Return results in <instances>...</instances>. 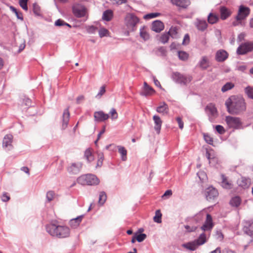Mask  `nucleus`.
Masks as SVG:
<instances>
[{
	"mask_svg": "<svg viewBox=\"0 0 253 253\" xmlns=\"http://www.w3.org/2000/svg\"><path fill=\"white\" fill-rule=\"evenodd\" d=\"M153 120L154 122V129L158 134H159L161 129L162 121L159 116L154 115L153 117Z\"/></svg>",
	"mask_w": 253,
	"mask_h": 253,
	"instance_id": "nucleus-19",
	"label": "nucleus"
},
{
	"mask_svg": "<svg viewBox=\"0 0 253 253\" xmlns=\"http://www.w3.org/2000/svg\"><path fill=\"white\" fill-rule=\"evenodd\" d=\"M108 31L105 28H101L99 31V36L102 38L105 36H107V34L108 33Z\"/></svg>",
	"mask_w": 253,
	"mask_h": 253,
	"instance_id": "nucleus-55",
	"label": "nucleus"
},
{
	"mask_svg": "<svg viewBox=\"0 0 253 253\" xmlns=\"http://www.w3.org/2000/svg\"><path fill=\"white\" fill-rule=\"evenodd\" d=\"M136 240L138 242H141L144 241L146 238V235L144 233L135 235Z\"/></svg>",
	"mask_w": 253,
	"mask_h": 253,
	"instance_id": "nucleus-49",
	"label": "nucleus"
},
{
	"mask_svg": "<svg viewBox=\"0 0 253 253\" xmlns=\"http://www.w3.org/2000/svg\"><path fill=\"white\" fill-rule=\"evenodd\" d=\"M64 24H65V22L61 19H58L55 22V25L57 26H63L64 25Z\"/></svg>",
	"mask_w": 253,
	"mask_h": 253,
	"instance_id": "nucleus-62",
	"label": "nucleus"
},
{
	"mask_svg": "<svg viewBox=\"0 0 253 253\" xmlns=\"http://www.w3.org/2000/svg\"><path fill=\"white\" fill-rule=\"evenodd\" d=\"M185 228L189 232H193V231H194L196 229V227L192 226L191 227L190 226H189L188 225L185 226Z\"/></svg>",
	"mask_w": 253,
	"mask_h": 253,
	"instance_id": "nucleus-64",
	"label": "nucleus"
},
{
	"mask_svg": "<svg viewBox=\"0 0 253 253\" xmlns=\"http://www.w3.org/2000/svg\"><path fill=\"white\" fill-rule=\"evenodd\" d=\"M244 230L246 233H248L250 231L253 232V220L246 222Z\"/></svg>",
	"mask_w": 253,
	"mask_h": 253,
	"instance_id": "nucleus-33",
	"label": "nucleus"
},
{
	"mask_svg": "<svg viewBox=\"0 0 253 253\" xmlns=\"http://www.w3.org/2000/svg\"><path fill=\"white\" fill-rule=\"evenodd\" d=\"M13 139V136L8 134L6 135L3 139L2 146L3 147H11V143Z\"/></svg>",
	"mask_w": 253,
	"mask_h": 253,
	"instance_id": "nucleus-26",
	"label": "nucleus"
},
{
	"mask_svg": "<svg viewBox=\"0 0 253 253\" xmlns=\"http://www.w3.org/2000/svg\"><path fill=\"white\" fill-rule=\"evenodd\" d=\"M140 36L144 41H147L149 39L150 36L146 27L143 26L140 29Z\"/></svg>",
	"mask_w": 253,
	"mask_h": 253,
	"instance_id": "nucleus-30",
	"label": "nucleus"
},
{
	"mask_svg": "<svg viewBox=\"0 0 253 253\" xmlns=\"http://www.w3.org/2000/svg\"><path fill=\"white\" fill-rule=\"evenodd\" d=\"M253 50V42H246L241 44L237 49V53L244 55Z\"/></svg>",
	"mask_w": 253,
	"mask_h": 253,
	"instance_id": "nucleus-10",
	"label": "nucleus"
},
{
	"mask_svg": "<svg viewBox=\"0 0 253 253\" xmlns=\"http://www.w3.org/2000/svg\"><path fill=\"white\" fill-rule=\"evenodd\" d=\"M110 114L112 120H116L118 118V115L116 109L112 108L110 111Z\"/></svg>",
	"mask_w": 253,
	"mask_h": 253,
	"instance_id": "nucleus-47",
	"label": "nucleus"
},
{
	"mask_svg": "<svg viewBox=\"0 0 253 253\" xmlns=\"http://www.w3.org/2000/svg\"><path fill=\"white\" fill-rule=\"evenodd\" d=\"M178 55L179 59L182 61H185L188 59L189 54L185 51H179L178 52Z\"/></svg>",
	"mask_w": 253,
	"mask_h": 253,
	"instance_id": "nucleus-41",
	"label": "nucleus"
},
{
	"mask_svg": "<svg viewBox=\"0 0 253 253\" xmlns=\"http://www.w3.org/2000/svg\"><path fill=\"white\" fill-rule=\"evenodd\" d=\"M82 168V164L80 162L72 163L67 169L69 173L77 174L80 172Z\"/></svg>",
	"mask_w": 253,
	"mask_h": 253,
	"instance_id": "nucleus-13",
	"label": "nucleus"
},
{
	"mask_svg": "<svg viewBox=\"0 0 253 253\" xmlns=\"http://www.w3.org/2000/svg\"><path fill=\"white\" fill-rule=\"evenodd\" d=\"M105 91H106V90H105V86H104V85L100 87L98 94L96 95V98H98V99L100 98L101 97V96L104 94Z\"/></svg>",
	"mask_w": 253,
	"mask_h": 253,
	"instance_id": "nucleus-52",
	"label": "nucleus"
},
{
	"mask_svg": "<svg viewBox=\"0 0 253 253\" xmlns=\"http://www.w3.org/2000/svg\"><path fill=\"white\" fill-rule=\"evenodd\" d=\"M171 3L178 7L186 8L190 4L189 0H170Z\"/></svg>",
	"mask_w": 253,
	"mask_h": 253,
	"instance_id": "nucleus-17",
	"label": "nucleus"
},
{
	"mask_svg": "<svg viewBox=\"0 0 253 253\" xmlns=\"http://www.w3.org/2000/svg\"><path fill=\"white\" fill-rule=\"evenodd\" d=\"M218 16L212 13H210L208 17V21L210 24H213L218 20Z\"/></svg>",
	"mask_w": 253,
	"mask_h": 253,
	"instance_id": "nucleus-35",
	"label": "nucleus"
},
{
	"mask_svg": "<svg viewBox=\"0 0 253 253\" xmlns=\"http://www.w3.org/2000/svg\"><path fill=\"white\" fill-rule=\"evenodd\" d=\"M246 69H247V66L244 64H242L239 65L237 66L236 68V70H237L239 71H241L242 72H245Z\"/></svg>",
	"mask_w": 253,
	"mask_h": 253,
	"instance_id": "nucleus-56",
	"label": "nucleus"
},
{
	"mask_svg": "<svg viewBox=\"0 0 253 253\" xmlns=\"http://www.w3.org/2000/svg\"><path fill=\"white\" fill-rule=\"evenodd\" d=\"M220 18L222 20H225L231 15L230 11L225 6H221L220 8Z\"/></svg>",
	"mask_w": 253,
	"mask_h": 253,
	"instance_id": "nucleus-25",
	"label": "nucleus"
},
{
	"mask_svg": "<svg viewBox=\"0 0 253 253\" xmlns=\"http://www.w3.org/2000/svg\"><path fill=\"white\" fill-rule=\"evenodd\" d=\"M162 213L160 210H157L155 212V215L153 217V220L155 222L160 223L162 222Z\"/></svg>",
	"mask_w": 253,
	"mask_h": 253,
	"instance_id": "nucleus-40",
	"label": "nucleus"
},
{
	"mask_svg": "<svg viewBox=\"0 0 253 253\" xmlns=\"http://www.w3.org/2000/svg\"><path fill=\"white\" fill-rule=\"evenodd\" d=\"M218 195L216 189L212 186L207 188L205 192V195L207 200L211 201L213 200Z\"/></svg>",
	"mask_w": 253,
	"mask_h": 253,
	"instance_id": "nucleus-12",
	"label": "nucleus"
},
{
	"mask_svg": "<svg viewBox=\"0 0 253 253\" xmlns=\"http://www.w3.org/2000/svg\"><path fill=\"white\" fill-rule=\"evenodd\" d=\"M176 120L178 124L179 127L182 129L183 128L184 124L181 118L180 117H177Z\"/></svg>",
	"mask_w": 253,
	"mask_h": 253,
	"instance_id": "nucleus-61",
	"label": "nucleus"
},
{
	"mask_svg": "<svg viewBox=\"0 0 253 253\" xmlns=\"http://www.w3.org/2000/svg\"><path fill=\"white\" fill-rule=\"evenodd\" d=\"M227 111L231 114L240 115L246 110V103L243 97L233 95L225 101Z\"/></svg>",
	"mask_w": 253,
	"mask_h": 253,
	"instance_id": "nucleus-1",
	"label": "nucleus"
},
{
	"mask_svg": "<svg viewBox=\"0 0 253 253\" xmlns=\"http://www.w3.org/2000/svg\"><path fill=\"white\" fill-rule=\"evenodd\" d=\"M225 121L230 128L239 129L242 127V122L239 118L228 116L226 117Z\"/></svg>",
	"mask_w": 253,
	"mask_h": 253,
	"instance_id": "nucleus-9",
	"label": "nucleus"
},
{
	"mask_svg": "<svg viewBox=\"0 0 253 253\" xmlns=\"http://www.w3.org/2000/svg\"><path fill=\"white\" fill-rule=\"evenodd\" d=\"M205 111L209 116L210 121L211 122H213L218 116L217 109L213 104H208L205 108Z\"/></svg>",
	"mask_w": 253,
	"mask_h": 253,
	"instance_id": "nucleus-11",
	"label": "nucleus"
},
{
	"mask_svg": "<svg viewBox=\"0 0 253 253\" xmlns=\"http://www.w3.org/2000/svg\"><path fill=\"white\" fill-rule=\"evenodd\" d=\"M28 0H20L19 4L20 6L25 10H28L27 6Z\"/></svg>",
	"mask_w": 253,
	"mask_h": 253,
	"instance_id": "nucleus-51",
	"label": "nucleus"
},
{
	"mask_svg": "<svg viewBox=\"0 0 253 253\" xmlns=\"http://www.w3.org/2000/svg\"><path fill=\"white\" fill-rule=\"evenodd\" d=\"M118 151L121 155V159L123 161H126L127 159L126 154L127 151L124 147L121 146H118Z\"/></svg>",
	"mask_w": 253,
	"mask_h": 253,
	"instance_id": "nucleus-34",
	"label": "nucleus"
},
{
	"mask_svg": "<svg viewBox=\"0 0 253 253\" xmlns=\"http://www.w3.org/2000/svg\"><path fill=\"white\" fill-rule=\"evenodd\" d=\"M10 9L12 12H13L15 14L18 19H20L21 20H23V15L21 12H19L16 9V8H15L13 6H10Z\"/></svg>",
	"mask_w": 253,
	"mask_h": 253,
	"instance_id": "nucleus-44",
	"label": "nucleus"
},
{
	"mask_svg": "<svg viewBox=\"0 0 253 253\" xmlns=\"http://www.w3.org/2000/svg\"><path fill=\"white\" fill-rule=\"evenodd\" d=\"M113 16V11L111 9L105 10L102 15V19L106 21H110Z\"/></svg>",
	"mask_w": 253,
	"mask_h": 253,
	"instance_id": "nucleus-31",
	"label": "nucleus"
},
{
	"mask_svg": "<svg viewBox=\"0 0 253 253\" xmlns=\"http://www.w3.org/2000/svg\"><path fill=\"white\" fill-rule=\"evenodd\" d=\"M205 216H206V220L201 227V229L204 231L211 230L213 226L212 217L210 214L207 213L205 211H200L195 215L194 218L197 222H200L204 219Z\"/></svg>",
	"mask_w": 253,
	"mask_h": 253,
	"instance_id": "nucleus-3",
	"label": "nucleus"
},
{
	"mask_svg": "<svg viewBox=\"0 0 253 253\" xmlns=\"http://www.w3.org/2000/svg\"><path fill=\"white\" fill-rule=\"evenodd\" d=\"M228 57V53L225 50L220 49L216 51L215 56L216 61L218 62H224Z\"/></svg>",
	"mask_w": 253,
	"mask_h": 253,
	"instance_id": "nucleus-14",
	"label": "nucleus"
},
{
	"mask_svg": "<svg viewBox=\"0 0 253 253\" xmlns=\"http://www.w3.org/2000/svg\"><path fill=\"white\" fill-rule=\"evenodd\" d=\"M54 196V193L53 191H49L47 192L46 193V199L47 200V201L48 202L51 201L53 199Z\"/></svg>",
	"mask_w": 253,
	"mask_h": 253,
	"instance_id": "nucleus-53",
	"label": "nucleus"
},
{
	"mask_svg": "<svg viewBox=\"0 0 253 253\" xmlns=\"http://www.w3.org/2000/svg\"><path fill=\"white\" fill-rule=\"evenodd\" d=\"M156 111L157 112L163 115L167 114L169 112L168 106L165 102L161 103L160 105L157 108Z\"/></svg>",
	"mask_w": 253,
	"mask_h": 253,
	"instance_id": "nucleus-24",
	"label": "nucleus"
},
{
	"mask_svg": "<svg viewBox=\"0 0 253 253\" xmlns=\"http://www.w3.org/2000/svg\"><path fill=\"white\" fill-rule=\"evenodd\" d=\"M169 36L168 33H164L160 37V41L163 43H166L168 42Z\"/></svg>",
	"mask_w": 253,
	"mask_h": 253,
	"instance_id": "nucleus-45",
	"label": "nucleus"
},
{
	"mask_svg": "<svg viewBox=\"0 0 253 253\" xmlns=\"http://www.w3.org/2000/svg\"><path fill=\"white\" fill-rule=\"evenodd\" d=\"M107 196L105 192L103 191L100 192L98 200L99 203L101 205H103L104 203L105 202Z\"/></svg>",
	"mask_w": 253,
	"mask_h": 253,
	"instance_id": "nucleus-42",
	"label": "nucleus"
},
{
	"mask_svg": "<svg viewBox=\"0 0 253 253\" xmlns=\"http://www.w3.org/2000/svg\"><path fill=\"white\" fill-rule=\"evenodd\" d=\"M72 11L76 17H85L84 21L87 19L86 8L82 4L77 3L74 4L72 6Z\"/></svg>",
	"mask_w": 253,
	"mask_h": 253,
	"instance_id": "nucleus-5",
	"label": "nucleus"
},
{
	"mask_svg": "<svg viewBox=\"0 0 253 253\" xmlns=\"http://www.w3.org/2000/svg\"><path fill=\"white\" fill-rule=\"evenodd\" d=\"M77 181L81 185H96L99 183V179L94 174H87L79 176Z\"/></svg>",
	"mask_w": 253,
	"mask_h": 253,
	"instance_id": "nucleus-4",
	"label": "nucleus"
},
{
	"mask_svg": "<svg viewBox=\"0 0 253 253\" xmlns=\"http://www.w3.org/2000/svg\"><path fill=\"white\" fill-rule=\"evenodd\" d=\"M237 183L240 187L244 189L249 187L250 183V180L245 177H241L237 181Z\"/></svg>",
	"mask_w": 253,
	"mask_h": 253,
	"instance_id": "nucleus-28",
	"label": "nucleus"
},
{
	"mask_svg": "<svg viewBox=\"0 0 253 253\" xmlns=\"http://www.w3.org/2000/svg\"><path fill=\"white\" fill-rule=\"evenodd\" d=\"M94 117L95 121L96 122H103L108 119L109 116L103 111H100L94 112Z\"/></svg>",
	"mask_w": 253,
	"mask_h": 253,
	"instance_id": "nucleus-15",
	"label": "nucleus"
},
{
	"mask_svg": "<svg viewBox=\"0 0 253 253\" xmlns=\"http://www.w3.org/2000/svg\"><path fill=\"white\" fill-rule=\"evenodd\" d=\"M221 176L222 178L221 182L222 187L225 189H231L232 187V182L228 180L224 175L221 174Z\"/></svg>",
	"mask_w": 253,
	"mask_h": 253,
	"instance_id": "nucleus-27",
	"label": "nucleus"
},
{
	"mask_svg": "<svg viewBox=\"0 0 253 253\" xmlns=\"http://www.w3.org/2000/svg\"><path fill=\"white\" fill-rule=\"evenodd\" d=\"M83 217L84 215H82L78 216L75 218H73L70 220L69 224L71 227L73 228H77L80 224Z\"/></svg>",
	"mask_w": 253,
	"mask_h": 253,
	"instance_id": "nucleus-22",
	"label": "nucleus"
},
{
	"mask_svg": "<svg viewBox=\"0 0 253 253\" xmlns=\"http://www.w3.org/2000/svg\"><path fill=\"white\" fill-rule=\"evenodd\" d=\"M62 118H63V119H62V129H64L68 126V122H69V118H70V113H69L68 109H66L64 111V112L63 113Z\"/></svg>",
	"mask_w": 253,
	"mask_h": 253,
	"instance_id": "nucleus-21",
	"label": "nucleus"
},
{
	"mask_svg": "<svg viewBox=\"0 0 253 253\" xmlns=\"http://www.w3.org/2000/svg\"><path fill=\"white\" fill-rule=\"evenodd\" d=\"M63 162L62 161H60L58 165V167L57 168V171L58 172H60L63 169Z\"/></svg>",
	"mask_w": 253,
	"mask_h": 253,
	"instance_id": "nucleus-63",
	"label": "nucleus"
},
{
	"mask_svg": "<svg viewBox=\"0 0 253 253\" xmlns=\"http://www.w3.org/2000/svg\"><path fill=\"white\" fill-rule=\"evenodd\" d=\"M234 86V84L231 82H228L226 83L221 88V91L225 92L232 88Z\"/></svg>",
	"mask_w": 253,
	"mask_h": 253,
	"instance_id": "nucleus-39",
	"label": "nucleus"
},
{
	"mask_svg": "<svg viewBox=\"0 0 253 253\" xmlns=\"http://www.w3.org/2000/svg\"><path fill=\"white\" fill-rule=\"evenodd\" d=\"M164 28L163 22L159 20H156L152 23V30L157 33L162 31Z\"/></svg>",
	"mask_w": 253,
	"mask_h": 253,
	"instance_id": "nucleus-20",
	"label": "nucleus"
},
{
	"mask_svg": "<svg viewBox=\"0 0 253 253\" xmlns=\"http://www.w3.org/2000/svg\"><path fill=\"white\" fill-rule=\"evenodd\" d=\"M1 200L3 202H8L10 200V196L7 192H4L1 196Z\"/></svg>",
	"mask_w": 253,
	"mask_h": 253,
	"instance_id": "nucleus-48",
	"label": "nucleus"
},
{
	"mask_svg": "<svg viewBox=\"0 0 253 253\" xmlns=\"http://www.w3.org/2000/svg\"><path fill=\"white\" fill-rule=\"evenodd\" d=\"M245 93L248 98L253 100V86H248L245 88Z\"/></svg>",
	"mask_w": 253,
	"mask_h": 253,
	"instance_id": "nucleus-38",
	"label": "nucleus"
},
{
	"mask_svg": "<svg viewBox=\"0 0 253 253\" xmlns=\"http://www.w3.org/2000/svg\"><path fill=\"white\" fill-rule=\"evenodd\" d=\"M198 246L203 245L206 242V236L204 233L200 234L199 238L194 240Z\"/></svg>",
	"mask_w": 253,
	"mask_h": 253,
	"instance_id": "nucleus-37",
	"label": "nucleus"
},
{
	"mask_svg": "<svg viewBox=\"0 0 253 253\" xmlns=\"http://www.w3.org/2000/svg\"><path fill=\"white\" fill-rule=\"evenodd\" d=\"M204 138L207 143H208V144H209L210 145L212 144L213 139L209 134L204 133Z\"/></svg>",
	"mask_w": 253,
	"mask_h": 253,
	"instance_id": "nucleus-50",
	"label": "nucleus"
},
{
	"mask_svg": "<svg viewBox=\"0 0 253 253\" xmlns=\"http://www.w3.org/2000/svg\"><path fill=\"white\" fill-rule=\"evenodd\" d=\"M194 25L197 29L200 31H204L208 27V24L205 20L196 19Z\"/></svg>",
	"mask_w": 253,
	"mask_h": 253,
	"instance_id": "nucleus-16",
	"label": "nucleus"
},
{
	"mask_svg": "<svg viewBox=\"0 0 253 253\" xmlns=\"http://www.w3.org/2000/svg\"><path fill=\"white\" fill-rule=\"evenodd\" d=\"M139 21V18L132 13H128L125 18V23L126 27L132 31L134 30V28Z\"/></svg>",
	"mask_w": 253,
	"mask_h": 253,
	"instance_id": "nucleus-8",
	"label": "nucleus"
},
{
	"mask_svg": "<svg viewBox=\"0 0 253 253\" xmlns=\"http://www.w3.org/2000/svg\"><path fill=\"white\" fill-rule=\"evenodd\" d=\"M215 129L217 131V132L220 134H223L225 133V130L223 126L221 125H217L215 126Z\"/></svg>",
	"mask_w": 253,
	"mask_h": 253,
	"instance_id": "nucleus-54",
	"label": "nucleus"
},
{
	"mask_svg": "<svg viewBox=\"0 0 253 253\" xmlns=\"http://www.w3.org/2000/svg\"><path fill=\"white\" fill-rule=\"evenodd\" d=\"M183 247L187 250H189L191 251H194L196 250L199 246L197 244L196 242L195 241H194L183 244Z\"/></svg>",
	"mask_w": 253,
	"mask_h": 253,
	"instance_id": "nucleus-29",
	"label": "nucleus"
},
{
	"mask_svg": "<svg viewBox=\"0 0 253 253\" xmlns=\"http://www.w3.org/2000/svg\"><path fill=\"white\" fill-rule=\"evenodd\" d=\"M250 14V9L248 7L240 6L238 15L236 17V20L232 23L234 26L241 24V21L246 18Z\"/></svg>",
	"mask_w": 253,
	"mask_h": 253,
	"instance_id": "nucleus-6",
	"label": "nucleus"
},
{
	"mask_svg": "<svg viewBox=\"0 0 253 253\" xmlns=\"http://www.w3.org/2000/svg\"><path fill=\"white\" fill-rule=\"evenodd\" d=\"M190 42V37L188 34H186L185 35L183 42L182 44L183 45H187Z\"/></svg>",
	"mask_w": 253,
	"mask_h": 253,
	"instance_id": "nucleus-59",
	"label": "nucleus"
},
{
	"mask_svg": "<svg viewBox=\"0 0 253 253\" xmlns=\"http://www.w3.org/2000/svg\"><path fill=\"white\" fill-rule=\"evenodd\" d=\"M84 157L88 162H91L94 160V156L92 155L91 150L89 148L87 149L85 151L84 153Z\"/></svg>",
	"mask_w": 253,
	"mask_h": 253,
	"instance_id": "nucleus-36",
	"label": "nucleus"
},
{
	"mask_svg": "<svg viewBox=\"0 0 253 253\" xmlns=\"http://www.w3.org/2000/svg\"><path fill=\"white\" fill-rule=\"evenodd\" d=\"M46 230L51 236L58 238H68L70 235V229L68 226L57 225L53 223L47 224Z\"/></svg>",
	"mask_w": 253,
	"mask_h": 253,
	"instance_id": "nucleus-2",
	"label": "nucleus"
},
{
	"mask_svg": "<svg viewBox=\"0 0 253 253\" xmlns=\"http://www.w3.org/2000/svg\"><path fill=\"white\" fill-rule=\"evenodd\" d=\"M155 92L154 89L149 86L146 82L144 83L143 88L142 91L140 94L142 96H146L150 95Z\"/></svg>",
	"mask_w": 253,
	"mask_h": 253,
	"instance_id": "nucleus-18",
	"label": "nucleus"
},
{
	"mask_svg": "<svg viewBox=\"0 0 253 253\" xmlns=\"http://www.w3.org/2000/svg\"><path fill=\"white\" fill-rule=\"evenodd\" d=\"M114 4L121 5L127 2V0H111Z\"/></svg>",
	"mask_w": 253,
	"mask_h": 253,
	"instance_id": "nucleus-60",
	"label": "nucleus"
},
{
	"mask_svg": "<svg viewBox=\"0 0 253 253\" xmlns=\"http://www.w3.org/2000/svg\"><path fill=\"white\" fill-rule=\"evenodd\" d=\"M241 203V199L239 196H235L231 199L230 204L232 207H238Z\"/></svg>",
	"mask_w": 253,
	"mask_h": 253,
	"instance_id": "nucleus-32",
	"label": "nucleus"
},
{
	"mask_svg": "<svg viewBox=\"0 0 253 253\" xmlns=\"http://www.w3.org/2000/svg\"><path fill=\"white\" fill-rule=\"evenodd\" d=\"M160 15V13L156 12V13H151L147 14H146L144 16L143 18L145 19H150L152 18H154L157 17Z\"/></svg>",
	"mask_w": 253,
	"mask_h": 253,
	"instance_id": "nucleus-46",
	"label": "nucleus"
},
{
	"mask_svg": "<svg viewBox=\"0 0 253 253\" xmlns=\"http://www.w3.org/2000/svg\"><path fill=\"white\" fill-rule=\"evenodd\" d=\"M169 35L173 38H176L177 34V29L175 27H171L168 32Z\"/></svg>",
	"mask_w": 253,
	"mask_h": 253,
	"instance_id": "nucleus-43",
	"label": "nucleus"
},
{
	"mask_svg": "<svg viewBox=\"0 0 253 253\" xmlns=\"http://www.w3.org/2000/svg\"><path fill=\"white\" fill-rule=\"evenodd\" d=\"M33 11L34 13L36 15H38L40 14V7L36 3H34L33 4Z\"/></svg>",
	"mask_w": 253,
	"mask_h": 253,
	"instance_id": "nucleus-57",
	"label": "nucleus"
},
{
	"mask_svg": "<svg viewBox=\"0 0 253 253\" xmlns=\"http://www.w3.org/2000/svg\"><path fill=\"white\" fill-rule=\"evenodd\" d=\"M172 78L175 83L182 85H186L190 82L192 80L191 76L183 75L177 72L173 73Z\"/></svg>",
	"mask_w": 253,
	"mask_h": 253,
	"instance_id": "nucleus-7",
	"label": "nucleus"
},
{
	"mask_svg": "<svg viewBox=\"0 0 253 253\" xmlns=\"http://www.w3.org/2000/svg\"><path fill=\"white\" fill-rule=\"evenodd\" d=\"M199 65L202 69H207L210 66V61L208 57L206 56H203L199 62Z\"/></svg>",
	"mask_w": 253,
	"mask_h": 253,
	"instance_id": "nucleus-23",
	"label": "nucleus"
},
{
	"mask_svg": "<svg viewBox=\"0 0 253 253\" xmlns=\"http://www.w3.org/2000/svg\"><path fill=\"white\" fill-rule=\"evenodd\" d=\"M96 29L97 28L93 26H89L86 28V31L89 34L94 33Z\"/></svg>",
	"mask_w": 253,
	"mask_h": 253,
	"instance_id": "nucleus-58",
	"label": "nucleus"
}]
</instances>
